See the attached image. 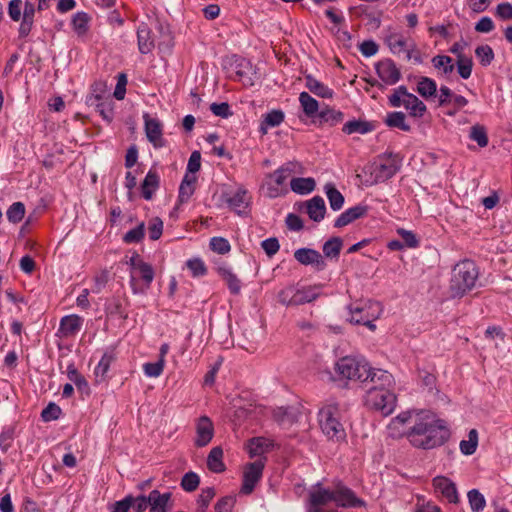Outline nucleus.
I'll return each mask as SVG.
<instances>
[{"mask_svg":"<svg viewBox=\"0 0 512 512\" xmlns=\"http://www.w3.org/2000/svg\"><path fill=\"white\" fill-rule=\"evenodd\" d=\"M387 432L394 439L406 437L413 447L424 450L443 445L449 437L446 422L433 412L421 409L399 413L390 420Z\"/></svg>","mask_w":512,"mask_h":512,"instance_id":"nucleus-1","label":"nucleus"},{"mask_svg":"<svg viewBox=\"0 0 512 512\" xmlns=\"http://www.w3.org/2000/svg\"><path fill=\"white\" fill-rule=\"evenodd\" d=\"M330 504L337 507H357L363 502L342 483H336L331 487L323 486L321 483L311 486L308 491L307 512H322Z\"/></svg>","mask_w":512,"mask_h":512,"instance_id":"nucleus-2","label":"nucleus"},{"mask_svg":"<svg viewBox=\"0 0 512 512\" xmlns=\"http://www.w3.org/2000/svg\"><path fill=\"white\" fill-rule=\"evenodd\" d=\"M335 371L341 380L357 383L380 381L386 385L391 383V373L373 368L362 356H344L338 359Z\"/></svg>","mask_w":512,"mask_h":512,"instance_id":"nucleus-3","label":"nucleus"},{"mask_svg":"<svg viewBox=\"0 0 512 512\" xmlns=\"http://www.w3.org/2000/svg\"><path fill=\"white\" fill-rule=\"evenodd\" d=\"M373 386L366 392L365 405L372 410L379 411L382 415H390L396 408L397 398L394 389V378L391 375L390 384H382L380 381H370Z\"/></svg>","mask_w":512,"mask_h":512,"instance_id":"nucleus-4","label":"nucleus"},{"mask_svg":"<svg viewBox=\"0 0 512 512\" xmlns=\"http://www.w3.org/2000/svg\"><path fill=\"white\" fill-rule=\"evenodd\" d=\"M343 408L336 403L325 404L318 413L319 426L323 434L335 442L346 440L343 421Z\"/></svg>","mask_w":512,"mask_h":512,"instance_id":"nucleus-5","label":"nucleus"},{"mask_svg":"<svg viewBox=\"0 0 512 512\" xmlns=\"http://www.w3.org/2000/svg\"><path fill=\"white\" fill-rule=\"evenodd\" d=\"M479 272L471 260H463L452 269L450 293L453 297H462L471 291L477 282Z\"/></svg>","mask_w":512,"mask_h":512,"instance_id":"nucleus-6","label":"nucleus"},{"mask_svg":"<svg viewBox=\"0 0 512 512\" xmlns=\"http://www.w3.org/2000/svg\"><path fill=\"white\" fill-rule=\"evenodd\" d=\"M303 166L299 162H287L268 174L265 178L263 189L269 198H277L288 193L286 182L294 174H301Z\"/></svg>","mask_w":512,"mask_h":512,"instance_id":"nucleus-7","label":"nucleus"},{"mask_svg":"<svg viewBox=\"0 0 512 512\" xmlns=\"http://www.w3.org/2000/svg\"><path fill=\"white\" fill-rule=\"evenodd\" d=\"M348 317L347 320L356 325H364L369 330L374 331L376 325L374 322L383 313L381 303L372 300H360L350 303L347 306Z\"/></svg>","mask_w":512,"mask_h":512,"instance_id":"nucleus-8","label":"nucleus"},{"mask_svg":"<svg viewBox=\"0 0 512 512\" xmlns=\"http://www.w3.org/2000/svg\"><path fill=\"white\" fill-rule=\"evenodd\" d=\"M128 263L130 265V286L133 293H144L154 279L152 266L137 253L130 257Z\"/></svg>","mask_w":512,"mask_h":512,"instance_id":"nucleus-9","label":"nucleus"},{"mask_svg":"<svg viewBox=\"0 0 512 512\" xmlns=\"http://www.w3.org/2000/svg\"><path fill=\"white\" fill-rule=\"evenodd\" d=\"M388 102L394 108L404 107L414 118H422L427 111L425 103L410 93L405 86L395 88L388 96Z\"/></svg>","mask_w":512,"mask_h":512,"instance_id":"nucleus-10","label":"nucleus"},{"mask_svg":"<svg viewBox=\"0 0 512 512\" xmlns=\"http://www.w3.org/2000/svg\"><path fill=\"white\" fill-rule=\"evenodd\" d=\"M322 285L304 286L301 288L287 287L280 291L279 302L285 306H299L315 301L323 295Z\"/></svg>","mask_w":512,"mask_h":512,"instance_id":"nucleus-11","label":"nucleus"},{"mask_svg":"<svg viewBox=\"0 0 512 512\" xmlns=\"http://www.w3.org/2000/svg\"><path fill=\"white\" fill-rule=\"evenodd\" d=\"M432 490L434 495L450 504H458L460 495L456 483L444 475H437L432 479Z\"/></svg>","mask_w":512,"mask_h":512,"instance_id":"nucleus-12","label":"nucleus"},{"mask_svg":"<svg viewBox=\"0 0 512 512\" xmlns=\"http://www.w3.org/2000/svg\"><path fill=\"white\" fill-rule=\"evenodd\" d=\"M221 201L236 213H241L248 207L250 197L248 191L239 186L223 190L221 193Z\"/></svg>","mask_w":512,"mask_h":512,"instance_id":"nucleus-13","label":"nucleus"},{"mask_svg":"<svg viewBox=\"0 0 512 512\" xmlns=\"http://www.w3.org/2000/svg\"><path fill=\"white\" fill-rule=\"evenodd\" d=\"M370 179L367 180L371 185L384 182L395 175L397 166L390 158H383L375 161L369 166Z\"/></svg>","mask_w":512,"mask_h":512,"instance_id":"nucleus-14","label":"nucleus"},{"mask_svg":"<svg viewBox=\"0 0 512 512\" xmlns=\"http://www.w3.org/2000/svg\"><path fill=\"white\" fill-rule=\"evenodd\" d=\"M264 466L265 464L262 460H257L245 465L241 487L242 493L250 494L254 490L256 484L262 477Z\"/></svg>","mask_w":512,"mask_h":512,"instance_id":"nucleus-15","label":"nucleus"},{"mask_svg":"<svg viewBox=\"0 0 512 512\" xmlns=\"http://www.w3.org/2000/svg\"><path fill=\"white\" fill-rule=\"evenodd\" d=\"M214 424L207 416L199 417L195 422V438L194 445L196 447L207 446L214 437Z\"/></svg>","mask_w":512,"mask_h":512,"instance_id":"nucleus-16","label":"nucleus"},{"mask_svg":"<svg viewBox=\"0 0 512 512\" xmlns=\"http://www.w3.org/2000/svg\"><path fill=\"white\" fill-rule=\"evenodd\" d=\"M376 73L386 85H395L401 79L400 69L391 59H383L376 64Z\"/></svg>","mask_w":512,"mask_h":512,"instance_id":"nucleus-17","label":"nucleus"},{"mask_svg":"<svg viewBox=\"0 0 512 512\" xmlns=\"http://www.w3.org/2000/svg\"><path fill=\"white\" fill-rule=\"evenodd\" d=\"M145 123V133L149 142L155 148H161L165 146V140L163 138V126L157 118H152L148 114L143 116Z\"/></svg>","mask_w":512,"mask_h":512,"instance_id":"nucleus-18","label":"nucleus"},{"mask_svg":"<svg viewBox=\"0 0 512 512\" xmlns=\"http://www.w3.org/2000/svg\"><path fill=\"white\" fill-rule=\"evenodd\" d=\"M83 323V317L77 314L66 315L60 320L58 334L63 338L74 337L82 329Z\"/></svg>","mask_w":512,"mask_h":512,"instance_id":"nucleus-19","label":"nucleus"},{"mask_svg":"<svg viewBox=\"0 0 512 512\" xmlns=\"http://www.w3.org/2000/svg\"><path fill=\"white\" fill-rule=\"evenodd\" d=\"M294 258L303 265H313L316 269L322 270L325 262L322 255L309 248H300L294 252Z\"/></svg>","mask_w":512,"mask_h":512,"instance_id":"nucleus-20","label":"nucleus"},{"mask_svg":"<svg viewBox=\"0 0 512 512\" xmlns=\"http://www.w3.org/2000/svg\"><path fill=\"white\" fill-rule=\"evenodd\" d=\"M305 86L311 93L324 99H330L334 95L331 88L317 80L312 75H307L305 77Z\"/></svg>","mask_w":512,"mask_h":512,"instance_id":"nucleus-21","label":"nucleus"},{"mask_svg":"<svg viewBox=\"0 0 512 512\" xmlns=\"http://www.w3.org/2000/svg\"><path fill=\"white\" fill-rule=\"evenodd\" d=\"M316 181L312 177H293L290 180V189L298 195H307L314 191Z\"/></svg>","mask_w":512,"mask_h":512,"instance_id":"nucleus-22","label":"nucleus"},{"mask_svg":"<svg viewBox=\"0 0 512 512\" xmlns=\"http://www.w3.org/2000/svg\"><path fill=\"white\" fill-rule=\"evenodd\" d=\"M367 212V209L363 206H354L351 208H348L343 213H341L338 218L335 221L334 226L337 228L344 227L350 223H352L354 220L361 218L364 216Z\"/></svg>","mask_w":512,"mask_h":512,"instance_id":"nucleus-23","label":"nucleus"},{"mask_svg":"<svg viewBox=\"0 0 512 512\" xmlns=\"http://www.w3.org/2000/svg\"><path fill=\"white\" fill-rule=\"evenodd\" d=\"M325 213L326 205L322 197L315 196L307 202V214L313 221H321L324 218Z\"/></svg>","mask_w":512,"mask_h":512,"instance_id":"nucleus-24","label":"nucleus"},{"mask_svg":"<svg viewBox=\"0 0 512 512\" xmlns=\"http://www.w3.org/2000/svg\"><path fill=\"white\" fill-rule=\"evenodd\" d=\"M416 91L424 99H432L437 96V84L433 79L421 76L417 79Z\"/></svg>","mask_w":512,"mask_h":512,"instance_id":"nucleus-25","label":"nucleus"},{"mask_svg":"<svg viewBox=\"0 0 512 512\" xmlns=\"http://www.w3.org/2000/svg\"><path fill=\"white\" fill-rule=\"evenodd\" d=\"M196 181V175H189L188 173H185V176L179 187V203H186L189 201L191 196L194 194Z\"/></svg>","mask_w":512,"mask_h":512,"instance_id":"nucleus-26","label":"nucleus"},{"mask_svg":"<svg viewBox=\"0 0 512 512\" xmlns=\"http://www.w3.org/2000/svg\"><path fill=\"white\" fill-rule=\"evenodd\" d=\"M138 48L142 54H147L152 51L154 42L151 38V30L146 24L139 25L137 29Z\"/></svg>","mask_w":512,"mask_h":512,"instance_id":"nucleus-27","label":"nucleus"},{"mask_svg":"<svg viewBox=\"0 0 512 512\" xmlns=\"http://www.w3.org/2000/svg\"><path fill=\"white\" fill-rule=\"evenodd\" d=\"M170 493L161 494L158 490L149 493L150 512H166Z\"/></svg>","mask_w":512,"mask_h":512,"instance_id":"nucleus-28","label":"nucleus"},{"mask_svg":"<svg viewBox=\"0 0 512 512\" xmlns=\"http://www.w3.org/2000/svg\"><path fill=\"white\" fill-rule=\"evenodd\" d=\"M159 187V176L156 171L149 170L142 183V195L146 200L152 199L155 191Z\"/></svg>","mask_w":512,"mask_h":512,"instance_id":"nucleus-29","label":"nucleus"},{"mask_svg":"<svg viewBox=\"0 0 512 512\" xmlns=\"http://www.w3.org/2000/svg\"><path fill=\"white\" fill-rule=\"evenodd\" d=\"M207 467L214 473H221L225 470L223 462V450L217 446L211 449L207 457Z\"/></svg>","mask_w":512,"mask_h":512,"instance_id":"nucleus-30","label":"nucleus"},{"mask_svg":"<svg viewBox=\"0 0 512 512\" xmlns=\"http://www.w3.org/2000/svg\"><path fill=\"white\" fill-rule=\"evenodd\" d=\"M271 442L264 437H255L248 441L246 450L251 458L261 456L268 451Z\"/></svg>","mask_w":512,"mask_h":512,"instance_id":"nucleus-31","label":"nucleus"},{"mask_svg":"<svg viewBox=\"0 0 512 512\" xmlns=\"http://www.w3.org/2000/svg\"><path fill=\"white\" fill-rule=\"evenodd\" d=\"M284 120V113L281 110H272L264 115L260 124V132L264 135L268 129L279 126Z\"/></svg>","mask_w":512,"mask_h":512,"instance_id":"nucleus-32","label":"nucleus"},{"mask_svg":"<svg viewBox=\"0 0 512 512\" xmlns=\"http://www.w3.org/2000/svg\"><path fill=\"white\" fill-rule=\"evenodd\" d=\"M89 22H90L89 15L85 12L80 11V12H77L76 14H74V16L72 17L71 25H72L74 32L79 37H83L87 34V32L89 30Z\"/></svg>","mask_w":512,"mask_h":512,"instance_id":"nucleus-33","label":"nucleus"},{"mask_svg":"<svg viewBox=\"0 0 512 512\" xmlns=\"http://www.w3.org/2000/svg\"><path fill=\"white\" fill-rule=\"evenodd\" d=\"M325 194L328 198L330 207L334 211L340 210L344 205V197L334 184L326 183L324 186Z\"/></svg>","mask_w":512,"mask_h":512,"instance_id":"nucleus-34","label":"nucleus"},{"mask_svg":"<svg viewBox=\"0 0 512 512\" xmlns=\"http://www.w3.org/2000/svg\"><path fill=\"white\" fill-rule=\"evenodd\" d=\"M299 103L303 109V112L308 117H314L319 110L318 101L308 92H301L299 94Z\"/></svg>","mask_w":512,"mask_h":512,"instance_id":"nucleus-35","label":"nucleus"},{"mask_svg":"<svg viewBox=\"0 0 512 512\" xmlns=\"http://www.w3.org/2000/svg\"><path fill=\"white\" fill-rule=\"evenodd\" d=\"M385 123L392 128H398L402 131H409L410 125L406 122V116L403 112H390L386 116Z\"/></svg>","mask_w":512,"mask_h":512,"instance_id":"nucleus-36","label":"nucleus"},{"mask_svg":"<svg viewBox=\"0 0 512 512\" xmlns=\"http://www.w3.org/2000/svg\"><path fill=\"white\" fill-rule=\"evenodd\" d=\"M388 46L393 54L408 52V40L401 34H392L387 39Z\"/></svg>","mask_w":512,"mask_h":512,"instance_id":"nucleus-37","label":"nucleus"},{"mask_svg":"<svg viewBox=\"0 0 512 512\" xmlns=\"http://www.w3.org/2000/svg\"><path fill=\"white\" fill-rule=\"evenodd\" d=\"M478 432L471 429L468 433V439L460 441L459 448L462 454L469 456L475 453L478 447Z\"/></svg>","mask_w":512,"mask_h":512,"instance_id":"nucleus-38","label":"nucleus"},{"mask_svg":"<svg viewBox=\"0 0 512 512\" xmlns=\"http://www.w3.org/2000/svg\"><path fill=\"white\" fill-rule=\"evenodd\" d=\"M467 498L472 512H482L485 509L486 499L478 489L468 491Z\"/></svg>","mask_w":512,"mask_h":512,"instance_id":"nucleus-39","label":"nucleus"},{"mask_svg":"<svg viewBox=\"0 0 512 512\" xmlns=\"http://www.w3.org/2000/svg\"><path fill=\"white\" fill-rule=\"evenodd\" d=\"M186 267L189 269L191 276L194 278L203 277L208 272L205 262L199 257L188 259L186 261Z\"/></svg>","mask_w":512,"mask_h":512,"instance_id":"nucleus-40","label":"nucleus"},{"mask_svg":"<svg viewBox=\"0 0 512 512\" xmlns=\"http://www.w3.org/2000/svg\"><path fill=\"white\" fill-rule=\"evenodd\" d=\"M433 66L444 75H449L454 70V64L451 57L447 55H437L432 58Z\"/></svg>","mask_w":512,"mask_h":512,"instance_id":"nucleus-41","label":"nucleus"},{"mask_svg":"<svg viewBox=\"0 0 512 512\" xmlns=\"http://www.w3.org/2000/svg\"><path fill=\"white\" fill-rule=\"evenodd\" d=\"M475 55L480 65L483 67L489 66L495 57L493 49L487 44L477 46L475 49Z\"/></svg>","mask_w":512,"mask_h":512,"instance_id":"nucleus-42","label":"nucleus"},{"mask_svg":"<svg viewBox=\"0 0 512 512\" xmlns=\"http://www.w3.org/2000/svg\"><path fill=\"white\" fill-rule=\"evenodd\" d=\"M342 248V240L339 237H333L323 245V253L326 257L336 258L339 256Z\"/></svg>","mask_w":512,"mask_h":512,"instance_id":"nucleus-43","label":"nucleus"},{"mask_svg":"<svg viewBox=\"0 0 512 512\" xmlns=\"http://www.w3.org/2000/svg\"><path fill=\"white\" fill-rule=\"evenodd\" d=\"M210 249L220 255L228 254L231 251V245L226 238L212 237L209 242Z\"/></svg>","mask_w":512,"mask_h":512,"instance_id":"nucleus-44","label":"nucleus"},{"mask_svg":"<svg viewBox=\"0 0 512 512\" xmlns=\"http://www.w3.org/2000/svg\"><path fill=\"white\" fill-rule=\"evenodd\" d=\"M165 364L166 363L162 362V360L147 362L143 364L142 369L146 377L158 378L162 375Z\"/></svg>","mask_w":512,"mask_h":512,"instance_id":"nucleus-45","label":"nucleus"},{"mask_svg":"<svg viewBox=\"0 0 512 512\" xmlns=\"http://www.w3.org/2000/svg\"><path fill=\"white\" fill-rule=\"evenodd\" d=\"M25 215V206L22 202L13 203L7 210L6 216L9 222L19 223Z\"/></svg>","mask_w":512,"mask_h":512,"instance_id":"nucleus-46","label":"nucleus"},{"mask_svg":"<svg viewBox=\"0 0 512 512\" xmlns=\"http://www.w3.org/2000/svg\"><path fill=\"white\" fill-rule=\"evenodd\" d=\"M371 130L370 124L362 121H349L344 124L343 132L346 134L361 133L365 134Z\"/></svg>","mask_w":512,"mask_h":512,"instance_id":"nucleus-47","label":"nucleus"},{"mask_svg":"<svg viewBox=\"0 0 512 512\" xmlns=\"http://www.w3.org/2000/svg\"><path fill=\"white\" fill-rule=\"evenodd\" d=\"M145 235V225L141 222L135 228L125 233L123 240L127 244L139 243Z\"/></svg>","mask_w":512,"mask_h":512,"instance_id":"nucleus-48","label":"nucleus"},{"mask_svg":"<svg viewBox=\"0 0 512 512\" xmlns=\"http://www.w3.org/2000/svg\"><path fill=\"white\" fill-rule=\"evenodd\" d=\"M114 361V355L112 352H105L101 357L99 363L94 369V373L97 377H104L108 372L111 363Z\"/></svg>","mask_w":512,"mask_h":512,"instance_id":"nucleus-49","label":"nucleus"},{"mask_svg":"<svg viewBox=\"0 0 512 512\" xmlns=\"http://www.w3.org/2000/svg\"><path fill=\"white\" fill-rule=\"evenodd\" d=\"M469 137L477 142L480 147H486L488 145V136L483 126L474 125L470 130Z\"/></svg>","mask_w":512,"mask_h":512,"instance_id":"nucleus-50","label":"nucleus"},{"mask_svg":"<svg viewBox=\"0 0 512 512\" xmlns=\"http://www.w3.org/2000/svg\"><path fill=\"white\" fill-rule=\"evenodd\" d=\"M163 233V221L159 217H154L148 222L149 238L153 241L158 240Z\"/></svg>","mask_w":512,"mask_h":512,"instance_id":"nucleus-51","label":"nucleus"},{"mask_svg":"<svg viewBox=\"0 0 512 512\" xmlns=\"http://www.w3.org/2000/svg\"><path fill=\"white\" fill-rule=\"evenodd\" d=\"M215 492L213 488H205L198 497V512H206L211 500L214 498Z\"/></svg>","mask_w":512,"mask_h":512,"instance_id":"nucleus-52","label":"nucleus"},{"mask_svg":"<svg viewBox=\"0 0 512 512\" xmlns=\"http://www.w3.org/2000/svg\"><path fill=\"white\" fill-rule=\"evenodd\" d=\"M199 483V476L194 472H188L182 478L181 487L187 492H192L197 489Z\"/></svg>","mask_w":512,"mask_h":512,"instance_id":"nucleus-53","label":"nucleus"},{"mask_svg":"<svg viewBox=\"0 0 512 512\" xmlns=\"http://www.w3.org/2000/svg\"><path fill=\"white\" fill-rule=\"evenodd\" d=\"M473 62L470 57L457 59V70L461 78L468 79L472 74Z\"/></svg>","mask_w":512,"mask_h":512,"instance_id":"nucleus-54","label":"nucleus"},{"mask_svg":"<svg viewBox=\"0 0 512 512\" xmlns=\"http://www.w3.org/2000/svg\"><path fill=\"white\" fill-rule=\"evenodd\" d=\"M14 429L12 427H5L0 433V449L6 452L13 443Z\"/></svg>","mask_w":512,"mask_h":512,"instance_id":"nucleus-55","label":"nucleus"},{"mask_svg":"<svg viewBox=\"0 0 512 512\" xmlns=\"http://www.w3.org/2000/svg\"><path fill=\"white\" fill-rule=\"evenodd\" d=\"M108 280H109V272L104 270V271H101L100 273L96 274L95 277L93 278V286H92V289L91 291L93 293H100L104 287L106 286V284L108 283Z\"/></svg>","mask_w":512,"mask_h":512,"instance_id":"nucleus-56","label":"nucleus"},{"mask_svg":"<svg viewBox=\"0 0 512 512\" xmlns=\"http://www.w3.org/2000/svg\"><path fill=\"white\" fill-rule=\"evenodd\" d=\"M61 413V408L58 405L49 403L47 407L43 409L41 417L44 421H52L58 419Z\"/></svg>","mask_w":512,"mask_h":512,"instance_id":"nucleus-57","label":"nucleus"},{"mask_svg":"<svg viewBox=\"0 0 512 512\" xmlns=\"http://www.w3.org/2000/svg\"><path fill=\"white\" fill-rule=\"evenodd\" d=\"M67 376L70 381H72L78 388H81L82 386H86L87 382L84 379V377L78 372L75 365L69 364L67 366Z\"/></svg>","mask_w":512,"mask_h":512,"instance_id":"nucleus-58","label":"nucleus"},{"mask_svg":"<svg viewBox=\"0 0 512 512\" xmlns=\"http://www.w3.org/2000/svg\"><path fill=\"white\" fill-rule=\"evenodd\" d=\"M23 8L22 0H11L8 4V15L11 20L18 22L21 19Z\"/></svg>","mask_w":512,"mask_h":512,"instance_id":"nucleus-59","label":"nucleus"},{"mask_svg":"<svg viewBox=\"0 0 512 512\" xmlns=\"http://www.w3.org/2000/svg\"><path fill=\"white\" fill-rule=\"evenodd\" d=\"M397 233L403 239V241L407 247L416 248L419 245V241H418L416 235L412 231L400 228L397 230Z\"/></svg>","mask_w":512,"mask_h":512,"instance_id":"nucleus-60","label":"nucleus"},{"mask_svg":"<svg viewBox=\"0 0 512 512\" xmlns=\"http://www.w3.org/2000/svg\"><path fill=\"white\" fill-rule=\"evenodd\" d=\"M201 167V155L198 151H194L188 160L187 171L189 175H195Z\"/></svg>","mask_w":512,"mask_h":512,"instance_id":"nucleus-61","label":"nucleus"},{"mask_svg":"<svg viewBox=\"0 0 512 512\" xmlns=\"http://www.w3.org/2000/svg\"><path fill=\"white\" fill-rule=\"evenodd\" d=\"M131 503H132V509L135 512H144L149 506V496L146 497L144 495L133 497L131 495Z\"/></svg>","mask_w":512,"mask_h":512,"instance_id":"nucleus-62","label":"nucleus"},{"mask_svg":"<svg viewBox=\"0 0 512 512\" xmlns=\"http://www.w3.org/2000/svg\"><path fill=\"white\" fill-rule=\"evenodd\" d=\"M131 507V495H127L122 500L116 501L113 504L111 512H129L132 509Z\"/></svg>","mask_w":512,"mask_h":512,"instance_id":"nucleus-63","label":"nucleus"},{"mask_svg":"<svg viewBox=\"0 0 512 512\" xmlns=\"http://www.w3.org/2000/svg\"><path fill=\"white\" fill-rule=\"evenodd\" d=\"M496 16L503 20H512V4L500 3L496 8Z\"/></svg>","mask_w":512,"mask_h":512,"instance_id":"nucleus-64","label":"nucleus"}]
</instances>
